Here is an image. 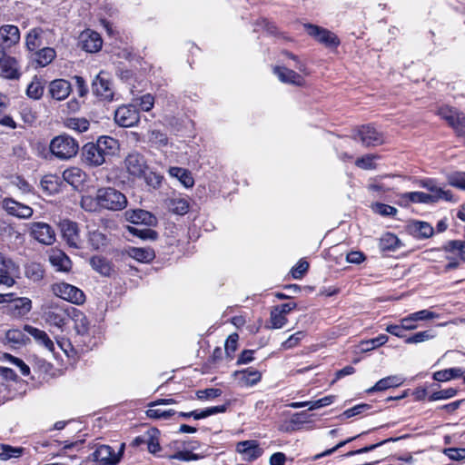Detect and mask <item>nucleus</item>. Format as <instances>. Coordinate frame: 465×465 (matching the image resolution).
I'll list each match as a JSON object with an SVG mask.
<instances>
[{"label":"nucleus","instance_id":"obj_1","mask_svg":"<svg viewBox=\"0 0 465 465\" xmlns=\"http://www.w3.org/2000/svg\"><path fill=\"white\" fill-rule=\"evenodd\" d=\"M96 201L99 209L113 212L124 210L128 203L126 196L122 192L110 186L96 190Z\"/></svg>","mask_w":465,"mask_h":465},{"label":"nucleus","instance_id":"obj_2","mask_svg":"<svg viewBox=\"0 0 465 465\" xmlns=\"http://www.w3.org/2000/svg\"><path fill=\"white\" fill-rule=\"evenodd\" d=\"M79 144L75 139L61 134L54 137L50 143L51 153L60 160H68L76 155Z\"/></svg>","mask_w":465,"mask_h":465},{"label":"nucleus","instance_id":"obj_3","mask_svg":"<svg viewBox=\"0 0 465 465\" xmlns=\"http://www.w3.org/2000/svg\"><path fill=\"white\" fill-rule=\"evenodd\" d=\"M352 138L354 140H360L362 145L366 147H374L384 143L383 134L378 131L371 124L361 125L359 127L353 134Z\"/></svg>","mask_w":465,"mask_h":465},{"label":"nucleus","instance_id":"obj_4","mask_svg":"<svg viewBox=\"0 0 465 465\" xmlns=\"http://www.w3.org/2000/svg\"><path fill=\"white\" fill-rule=\"evenodd\" d=\"M52 290L56 296L74 304H83L85 301V295L82 290L66 282L55 283Z\"/></svg>","mask_w":465,"mask_h":465},{"label":"nucleus","instance_id":"obj_5","mask_svg":"<svg viewBox=\"0 0 465 465\" xmlns=\"http://www.w3.org/2000/svg\"><path fill=\"white\" fill-rule=\"evenodd\" d=\"M438 114L451 126L459 136H465V114L456 108L441 107Z\"/></svg>","mask_w":465,"mask_h":465},{"label":"nucleus","instance_id":"obj_6","mask_svg":"<svg viewBox=\"0 0 465 465\" xmlns=\"http://www.w3.org/2000/svg\"><path fill=\"white\" fill-rule=\"evenodd\" d=\"M30 235L38 242L52 245L55 242L54 230L46 223L35 222L29 224Z\"/></svg>","mask_w":465,"mask_h":465},{"label":"nucleus","instance_id":"obj_7","mask_svg":"<svg viewBox=\"0 0 465 465\" xmlns=\"http://www.w3.org/2000/svg\"><path fill=\"white\" fill-rule=\"evenodd\" d=\"M304 27L309 35L326 47L336 48L340 45L337 35L325 28L312 24H305Z\"/></svg>","mask_w":465,"mask_h":465},{"label":"nucleus","instance_id":"obj_8","mask_svg":"<svg viewBox=\"0 0 465 465\" xmlns=\"http://www.w3.org/2000/svg\"><path fill=\"white\" fill-rule=\"evenodd\" d=\"M19 273V267L0 252V285L12 287L15 283V277Z\"/></svg>","mask_w":465,"mask_h":465},{"label":"nucleus","instance_id":"obj_9","mask_svg":"<svg viewBox=\"0 0 465 465\" xmlns=\"http://www.w3.org/2000/svg\"><path fill=\"white\" fill-rule=\"evenodd\" d=\"M124 167L134 178H142L148 165L144 156L137 152L130 153L124 159Z\"/></svg>","mask_w":465,"mask_h":465},{"label":"nucleus","instance_id":"obj_10","mask_svg":"<svg viewBox=\"0 0 465 465\" xmlns=\"http://www.w3.org/2000/svg\"><path fill=\"white\" fill-rule=\"evenodd\" d=\"M139 120L140 114L134 105L120 106L114 113V121L122 127L134 126Z\"/></svg>","mask_w":465,"mask_h":465},{"label":"nucleus","instance_id":"obj_11","mask_svg":"<svg viewBox=\"0 0 465 465\" xmlns=\"http://www.w3.org/2000/svg\"><path fill=\"white\" fill-rule=\"evenodd\" d=\"M21 74L18 61L6 52L0 53V75L8 80H18Z\"/></svg>","mask_w":465,"mask_h":465},{"label":"nucleus","instance_id":"obj_12","mask_svg":"<svg viewBox=\"0 0 465 465\" xmlns=\"http://www.w3.org/2000/svg\"><path fill=\"white\" fill-rule=\"evenodd\" d=\"M2 208L12 216L19 219H29L34 213V210L29 205L15 201L13 198H4L1 203Z\"/></svg>","mask_w":465,"mask_h":465},{"label":"nucleus","instance_id":"obj_13","mask_svg":"<svg viewBox=\"0 0 465 465\" xmlns=\"http://www.w3.org/2000/svg\"><path fill=\"white\" fill-rule=\"evenodd\" d=\"M124 445L120 451L115 453L114 449L108 445H101L93 452L92 456L94 461L101 465H116L123 455Z\"/></svg>","mask_w":465,"mask_h":465},{"label":"nucleus","instance_id":"obj_14","mask_svg":"<svg viewBox=\"0 0 465 465\" xmlns=\"http://www.w3.org/2000/svg\"><path fill=\"white\" fill-rule=\"evenodd\" d=\"M20 42V31L16 25L0 26V53L7 52Z\"/></svg>","mask_w":465,"mask_h":465},{"label":"nucleus","instance_id":"obj_15","mask_svg":"<svg viewBox=\"0 0 465 465\" xmlns=\"http://www.w3.org/2000/svg\"><path fill=\"white\" fill-rule=\"evenodd\" d=\"M61 231L63 239L65 241L70 248L81 249L83 246V240L79 233L78 224L71 221H64L61 223Z\"/></svg>","mask_w":465,"mask_h":465},{"label":"nucleus","instance_id":"obj_16","mask_svg":"<svg viewBox=\"0 0 465 465\" xmlns=\"http://www.w3.org/2000/svg\"><path fill=\"white\" fill-rule=\"evenodd\" d=\"M82 159L89 166H100L106 161V156L95 143H88L82 149Z\"/></svg>","mask_w":465,"mask_h":465},{"label":"nucleus","instance_id":"obj_17","mask_svg":"<svg viewBox=\"0 0 465 465\" xmlns=\"http://www.w3.org/2000/svg\"><path fill=\"white\" fill-rule=\"evenodd\" d=\"M70 313L71 306H68L67 308L54 306L49 308V310L45 312L44 318L45 322L49 325L62 328L64 324L67 323Z\"/></svg>","mask_w":465,"mask_h":465},{"label":"nucleus","instance_id":"obj_18","mask_svg":"<svg viewBox=\"0 0 465 465\" xmlns=\"http://www.w3.org/2000/svg\"><path fill=\"white\" fill-rule=\"evenodd\" d=\"M93 93L103 100L112 101L114 92L111 82L100 73L95 76L92 83Z\"/></svg>","mask_w":465,"mask_h":465},{"label":"nucleus","instance_id":"obj_19","mask_svg":"<svg viewBox=\"0 0 465 465\" xmlns=\"http://www.w3.org/2000/svg\"><path fill=\"white\" fill-rule=\"evenodd\" d=\"M80 41L83 49L89 53L99 51L103 45V40L100 35L90 29H87L81 34Z\"/></svg>","mask_w":465,"mask_h":465},{"label":"nucleus","instance_id":"obj_20","mask_svg":"<svg viewBox=\"0 0 465 465\" xmlns=\"http://www.w3.org/2000/svg\"><path fill=\"white\" fill-rule=\"evenodd\" d=\"M420 185L427 189L430 193H428L429 196H434L431 199V203H436L440 200H445L449 202L454 201L453 196L450 191H445L439 187L435 181L427 179L423 180L420 183Z\"/></svg>","mask_w":465,"mask_h":465},{"label":"nucleus","instance_id":"obj_21","mask_svg":"<svg viewBox=\"0 0 465 465\" xmlns=\"http://www.w3.org/2000/svg\"><path fill=\"white\" fill-rule=\"evenodd\" d=\"M69 319H72L74 322V331L76 334L81 337H86L89 335V321L83 312L80 310L71 307V313Z\"/></svg>","mask_w":465,"mask_h":465},{"label":"nucleus","instance_id":"obj_22","mask_svg":"<svg viewBox=\"0 0 465 465\" xmlns=\"http://www.w3.org/2000/svg\"><path fill=\"white\" fill-rule=\"evenodd\" d=\"M273 73L277 75L279 80L284 84H290L297 86H302L304 84V79L295 71L284 66H275Z\"/></svg>","mask_w":465,"mask_h":465},{"label":"nucleus","instance_id":"obj_23","mask_svg":"<svg viewBox=\"0 0 465 465\" xmlns=\"http://www.w3.org/2000/svg\"><path fill=\"white\" fill-rule=\"evenodd\" d=\"M71 91V84L64 79H55L49 84V94L52 98L57 101L67 98Z\"/></svg>","mask_w":465,"mask_h":465},{"label":"nucleus","instance_id":"obj_24","mask_svg":"<svg viewBox=\"0 0 465 465\" xmlns=\"http://www.w3.org/2000/svg\"><path fill=\"white\" fill-rule=\"evenodd\" d=\"M87 174L79 167H70L63 172V179L74 189H79L86 181Z\"/></svg>","mask_w":465,"mask_h":465},{"label":"nucleus","instance_id":"obj_25","mask_svg":"<svg viewBox=\"0 0 465 465\" xmlns=\"http://www.w3.org/2000/svg\"><path fill=\"white\" fill-rule=\"evenodd\" d=\"M236 450L247 460H254L262 455V450L255 440H244L237 444Z\"/></svg>","mask_w":465,"mask_h":465},{"label":"nucleus","instance_id":"obj_26","mask_svg":"<svg viewBox=\"0 0 465 465\" xmlns=\"http://www.w3.org/2000/svg\"><path fill=\"white\" fill-rule=\"evenodd\" d=\"M24 331L31 335L38 344L44 346L47 351H54V343L45 331L39 330L31 325H25Z\"/></svg>","mask_w":465,"mask_h":465},{"label":"nucleus","instance_id":"obj_27","mask_svg":"<svg viewBox=\"0 0 465 465\" xmlns=\"http://www.w3.org/2000/svg\"><path fill=\"white\" fill-rule=\"evenodd\" d=\"M404 379L398 375L388 376L378 381L374 386L366 390V393L371 394L376 391H382L390 388L398 387L401 385Z\"/></svg>","mask_w":465,"mask_h":465},{"label":"nucleus","instance_id":"obj_28","mask_svg":"<svg viewBox=\"0 0 465 465\" xmlns=\"http://www.w3.org/2000/svg\"><path fill=\"white\" fill-rule=\"evenodd\" d=\"M234 376L242 386H253L261 381L262 373L253 368H247L235 371Z\"/></svg>","mask_w":465,"mask_h":465},{"label":"nucleus","instance_id":"obj_29","mask_svg":"<svg viewBox=\"0 0 465 465\" xmlns=\"http://www.w3.org/2000/svg\"><path fill=\"white\" fill-rule=\"evenodd\" d=\"M55 57L56 52L52 47L40 48L32 54L34 62L40 67L47 66Z\"/></svg>","mask_w":465,"mask_h":465},{"label":"nucleus","instance_id":"obj_30","mask_svg":"<svg viewBox=\"0 0 465 465\" xmlns=\"http://www.w3.org/2000/svg\"><path fill=\"white\" fill-rule=\"evenodd\" d=\"M409 230L412 235L418 239H427L432 236L433 228L426 222L415 221L409 225Z\"/></svg>","mask_w":465,"mask_h":465},{"label":"nucleus","instance_id":"obj_31","mask_svg":"<svg viewBox=\"0 0 465 465\" xmlns=\"http://www.w3.org/2000/svg\"><path fill=\"white\" fill-rule=\"evenodd\" d=\"M91 267L103 276H110L114 271L111 262L102 256H94L90 259Z\"/></svg>","mask_w":465,"mask_h":465},{"label":"nucleus","instance_id":"obj_32","mask_svg":"<svg viewBox=\"0 0 465 465\" xmlns=\"http://www.w3.org/2000/svg\"><path fill=\"white\" fill-rule=\"evenodd\" d=\"M95 143L102 149L106 158L115 154L119 149L118 141L111 136H101Z\"/></svg>","mask_w":465,"mask_h":465},{"label":"nucleus","instance_id":"obj_33","mask_svg":"<svg viewBox=\"0 0 465 465\" xmlns=\"http://www.w3.org/2000/svg\"><path fill=\"white\" fill-rule=\"evenodd\" d=\"M43 30L39 27L31 29L25 35V46L28 51L35 52L42 45Z\"/></svg>","mask_w":465,"mask_h":465},{"label":"nucleus","instance_id":"obj_34","mask_svg":"<svg viewBox=\"0 0 465 465\" xmlns=\"http://www.w3.org/2000/svg\"><path fill=\"white\" fill-rule=\"evenodd\" d=\"M49 260L51 263L59 271L68 272L71 268V260L64 252L61 251L54 252L50 255Z\"/></svg>","mask_w":465,"mask_h":465},{"label":"nucleus","instance_id":"obj_35","mask_svg":"<svg viewBox=\"0 0 465 465\" xmlns=\"http://www.w3.org/2000/svg\"><path fill=\"white\" fill-rule=\"evenodd\" d=\"M465 371L461 368H450L434 372L433 379L437 381H448L462 377Z\"/></svg>","mask_w":465,"mask_h":465},{"label":"nucleus","instance_id":"obj_36","mask_svg":"<svg viewBox=\"0 0 465 465\" xmlns=\"http://www.w3.org/2000/svg\"><path fill=\"white\" fill-rule=\"evenodd\" d=\"M159 435L160 431L156 428H152L147 430V450L150 453L157 455L158 457H160V454L158 453L162 450L159 441Z\"/></svg>","mask_w":465,"mask_h":465},{"label":"nucleus","instance_id":"obj_37","mask_svg":"<svg viewBox=\"0 0 465 465\" xmlns=\"http://www.w3.org/2000/svg\"><path fill=\"white\" fill-rule=\"evenodd\" d=\"M168 208L173 213L183 215L189 211V202L183 197H173L168 200Z\"/></svg>","mask_w":465,"mask_h":465},{"label":"nucleus","instance_id":"obj_38","mask_svg":"<svg viewBox=\"0 0 465 465\" xmlns=\"http://www.w3.org/2000/svg\"><path fill=\"white\" fill-rule=\"evenodd\" d=\"M169 173L171 176L177 178L186 188L193 185L194 181L190 172L181 167H170Z\"/></svg>","mask_w":465,"mask_h":465},{"label":"nucleus","instance_id":"obj_39","mask_svg":"<svg viewBox=\"0 0 465 465\" xmlns=\"http://www.w3.org/2000/svg\"><path fill=\"white\" fill-rule=\"evenodd\" d=\"M88 242L94 250H101L107 246L109 239L106 234L95 230L89 232Z\"/></svg>","mask_w":465,"mask_h":465},{"label":"nucleus","instance_id":"obj_40","mask_svg":"<svg viewBox=\"0 0 465 465\" xmlns=\"http://www.w3.org/2000/svg\"><path fill=\"white\" fill-rule=\"evenodd\" d=\"M130 221L133 223H143L146 225H153L156 222V218L147 211L135 210L130 216Z\"/></svg>","mask_w":465,"mask_h":465},{"label":"nucleus","instance_id":"obj_41","mask_svg":"<svg viewBox=\"0 0 465 465\" xmlns=\"http://www.w3.org/2000/svg\"><path fill=\"white\" fill-rule=\"evenodd\" d=\"M434 196H429L426 193L422 192H411V193H405L401 195V201L405 203H408L409 202L411 203H430L431 199Z\"/></svg>","mask_w":465,"mask_h":465},{"label":"nucleus","instance_id":"obj_42","mask_svg":"<svg viewBox=\"0 0 465 465\" xmlns=\"http://www.w3.org/2000/svg\"><path fill=\"white\" fill-rule=\"evenodd\" d=\"M401 245L398 237L391 232L385 233L380 240V248L382 251H395Z\"/></svg>","mask_w":465,"mask_h":465},{"label":"nucleus","instance_id":"obj_43","mask_svg":"<svg viewBox=\"0 0 465 465\" xmlns=\"http://www.w3.org/2000/svg\"><path fill=\"white\" fill-rule=\"evenodd\" d=\"M130 256L141 262H148L154 258L152 249L134 247L130 250Z\"/></svg>","mask_w":465,"mask_h":465},{"label":"nucleus","instance_id":"obj_44","mask_svg":"<svg viewBox=\"0 0 465 465\" xmlns=\"http://www.w3.org/2000/svg\"><path fill=\"white\" fill-rule=\"evenodd\" d=\"M0 460H7L12 458H19L24 452V449L21 447H13L7 444L0 445Z\"/></svg>","mask_w":465,"mask_h":465},{"label":"nucleus","instance_id":"obj_45","mask_svg":"<svg viewBox=\"0 0 465 465\" xmlns=\"http://www.w3.org/2000/svg\"><path fill=\"white\" fill-rule=\"evenodd\" d=\"M388 336L385 334H380L376 338L370 339L367 341H363L361 342V350L362 351H372L388 341Z\"/></svg>","mask_w":465,"mask_h":465},{"label":"nucleus","instance_id":"obj_46","mask_svg":"<svg viewBox=\"0 0 465 465\" xmlns=\"http://www.w3.org/2000/svg\"><path fill=\"white\" fill-rule=\"evenodd\" d=\"M44 94V86L39 79L36 77L29 84L26 89L28 97L38 100Z\"/></svg>","mask_w":465,"mask_h":465},{"label":"nucleus","instance_id":"obj_47","mask_svg":"<svg viewBox=\"0 0 465 465\" xmlns=\"http://www.w3.org/2000/svg\"><path fill=\"white\" fill-rule=\"evenodd\" d=\"M65 125L78 133H84L89 129V122L85 118H68Z\"/></svg>","mask_w":465,"mask_h":465},{"label":"nucleus","instance_id":"obj_48","mask_svg":"<svg viewBox=\"0 0 465 465\" xmlns=\"http://www.w3.org/2000/svg\"><path fill=\"white\" fill-rule=\"evenodd\" d=\"M5 338L14 344H26L30 341L22 331L17 329L9 330L5 334Z\"/></svg>","mask_w":465,"mask_h":465},{"label":"nucleus","instance_id":"obj_49","mask_svg":"<svg viewBox=\"0 0 465 465\" xmlns=\"http://www.w3.org/2000/svg\"><path fill=\"white\" fill-rule=\"evenodd\" d=\"M148 141L157 146V147H161V146H164L167 144L168 143V138H167V135L159 131V130H152L148 133Z\"/></svg>","mask_w":465,"mask_h":465},{"label":"nucleus","instance_id":"obj_50","mask_svg":"<svg viewBox=\"0 0 465 465\" xmlns=\"http://www.w3.org/2000/svg\"><path fill=\"white\" fill-rule=\"evenodd\" d=\"M142 178H143L146 184L153 189L158 188L161 185L163 176L159 173L151 171L149 168L144 172Z\"/></svg>","mask_w":465,"mask_h":465},{"label":"nucleus","instance_id":"obj_51","mask_svg":"<svg viewBox=\"0 0 465 465\" xmlns=\"http://www.w3.org/2000/svg\"><path fill=\"white\" fill-rule=\"evenodd\" d=\"M160 457H166L169 459H176L181 460H197L201 458L200 455L193 453L190 450H177L174 454L159 455Z\"/></svg>","mask_w":465,"mask_h":465},{"label":"nucleus","instance_id":"obj_52","mask_svg":"<svg viewBox=\"0 0 465 465\" xmlns=\"http://www.w3.org/2000/svg\"><path fill=\"white\" fill-rule=\"evenodd\" d=\"M374 154H366L361 158H358L355 162L357 167L363 170H373L376 168L374 160L377 158Z\"/></svg>","mask_w":465,"mask_h":465},{"label":"nucleus","instance_id":"obj_53","mask_svg":"<svg viewBox=\"0 0 465 465\" xmlns=\"http://www.w3.org/2000/svg\"><path fill=\"white\" fill-rule=\"evenodd\" d=\"M458 392L457 389L448 388L433 392L429 396L430 401H435L440 400H447L454 397Z\"/></svg>","mask_w":465,"mask_h":465},{"label":"nucleus","instance_id":"obj_54","mask_svg":"<svg viewBox=\"0 0 465 465\" xmlns=\"http://www.w3.org/2000/svg\"><path fill=\"white\" fill-rule=\"evenodd\" d=\"M434 335L431 333L430 331H423L414 333L413 335L408 337L405 340V343L411 344V343H420L426 341H429L432 339Z\"/></svg>","mask_w":465,"mask_h":465},{"label":"nucleus","instance_id":"obj_55","mask_svg":"<svg viewBox=\"0 0 465 465\" xmlns=\"http://www.w3.org/2000/svg\"><path fill=\"white\" fill-rule=\"evenodd\" d=\"M176 412L173 410H161V409H148L146 411V415L150 419H162L168 420L171 416L174 415Z\"/></svg>","mask_w":465,"mask_h":465},{"label":"nucleus","instance_id":"obj_56","mask_svg":"<svg viewBox=\"0 0 465 465\" xmlns=\"http://www.w3.org/2000/svg\"><path fill=\"white\" fill-rule=\"evenodd\" d=\"M305 337V332L299 331L291 335L286 341L282 343L284 350L292 349L299 344V342Z\"/></svg>","mask_w":465,"mask_h":465},{"label":"nucleus","instance_id":"obj_57","mask_svg":"<svg viewBox=\"0 0 465 465\" xmlns=\"http://www.w3.org/2000/svg\"><path fill=\"white\" fill-rule=\"evenodd\" d=\"M372 209L381 216H394L397 213V209L395 207L381 203H376L372 206Z\"/></svg>","mask_w":465,"mask_h":465},{"label":"nucleus","instance_id":"obj_58","mask_svg":"<svg viewBox=\"0 0 465 465\" xmlns=\"http://www.w3.org/2000/svg\"><path fill=\"white\" fill-rule=\"evenodd\" d=\"M371 406L370 404H367V403H361V404H358L351 409H348L346 410L342 414L341 416L346 418V419H349V418H351V417H354V416H357V415H360L369 410H371Z\"/></svg>","mask_w":465,"mask_h":465},{"label":"nucleus","instance_id":"obj_59","mask_svg":"<svg viewBox=\"0 0 465 465\" xmlns=\"http://www.w3.org/2000/svg\"><path fill=\"white\" fill-rule=\"evenodd\" d=\"M271 322L273 328L280 329L285 325L287 318L278 311V308H275L274 311L271 312Z\"/></svg>","mask_w":465,"mask_h":465},{"label":"nucleus","instance_id":"obj_60","mask_svg":"<svg viewBox=\"0 0 465 465\" xmlns=\"http://www.w3.org/2000/svg\"><path fill=\"white\" fill-rule=\"evenodd\" d=\"M239 336L237 333L231 334L226 341H225V352L229 358H232L233 352L237 349V342H238Z\"/></svg>","mask_w":465,"mask_h":465},{"label":"nucleus","instance_id":"obj_61","mask_svg":"<svg viewBox=\"0 0 465 465\" xmlns=\"http://www.w3.org/2000/svg\"><path fill=\"white\" fill-rule=\"evenodd\" d=\"M448 181L450 185L465 190V173H454L449 176Z\"/></svg>","mask_w":465,"mask_h":465},{"label":"nucleus","instance_id":"obj_62","mask_svg":"<svg viewBox=\"0 0 465 465\" xmlns=\"http://www.w3.org/2000/svg\"><path fill=\"white\" fill-rule=\"evenodd\" d=\"M309 269V263L304 260H300L292 269L291 272L294 279H302Z\"/></svg>","mask_w":465,"mask_h":465},{"label":"nucleus","instance_id":"obj_63","mask_svg":"<svg viewBox=\"0 0 465 465\" xmlns=\"http://www.w3.org/2000/svg\"><path fill=\"white\" fill-rule=\"evenodd\" d=\"M452 460H461L465 459V448H448L443 450Z\"/></svg>","mask_w":465,"mask_h":465},{"label":"nucleus","instance_id":"obj_64","mask_svg":"<svg viewBox=\"0 0 465 465\" xmlns=\"http://www.w3.org/2000/svg\"><path fill=\"white\" fill-rule=\"evenodd\" d=\"M81 206L83 209L88 212L96 211L98 206V203L96 201V194L94 197L92 196H84L81 200Z\"/></svg>","mask_w":465,"mask_h":465}]
</instances>
